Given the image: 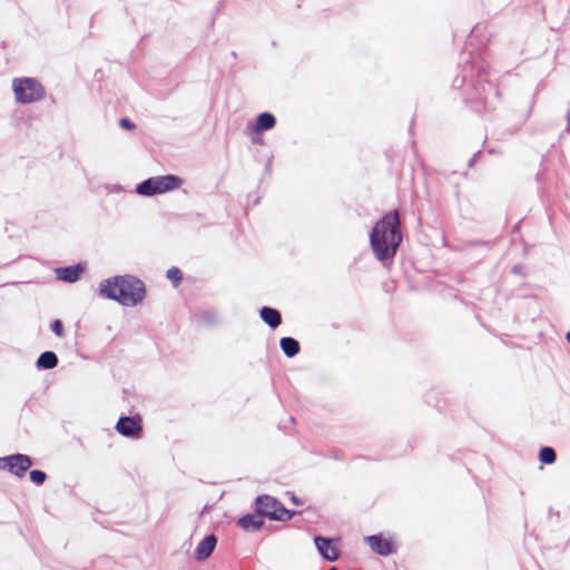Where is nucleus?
I'll return each instance as SVG.
<instances>
[{"mask_svg":"<svg viewBox=\"0 0 570 570\" xmlns=\"http://www.w3.org/2000/svg\"><path fill=\"white\" fill-rule=\"evenodd\" d=\"M567 131H570V109L567 111Z\"/></svg>","mask_w":570,"mask_h":570,"instance_id":"obj_26","label":"nucleus"},{"mask_svg":"<svg viewBox=\"0 0 570 570\" xmlns=\"http://www.w3.org/2000/svg\"><path fill=\"white\" fill-rule=\"evenodd\" d=\"M461 72L452 81L455 89H464L465 102H480L487 88V69L480 58L460 65Z\"/></svg>","mask_w":570,"mask_h":570,"instance_id":"obj_3","label":"nucleus"},{"mask_svg":"<svg viewBox=\"0 0 570 570\" xmlns=\"http://www.w3.org/2000/svg\"><path fill=\"white\" fill-rule=\"evenodd\" d=\"M217 544V538L215 534L206 535L196 547L194 558L197 561H204L208 559L214 552Z\"/></svg>","mask_w":570,"mask_h":570,"instance_id":"obj_12","label":"nucleus"},{"mask_svg":"<svg viewBox=\"0 0 570 570\" xmlns=\"http://www.w3.org/2000/svg\"><path fill=\"white\" fill-rule=\"evenodd\" d=\"M479 154H480V151L475 153V154L473 155V157L469 160L468 166H469L470 168L474 166L475 159H476V157H478V155H479Z\"/></svg>","mask_w":570,"mask_h":570,"instance_id":"obj_24","label":"nucleus"},{"mask_svg":"<svg viewBox=\"0 0 570 570\" xmlns=\"http://www.w3.org/2000/svg\"><path fill=\"white\" fill-rule=\"evenodd\" d=\"M58 363L59 358L55 352L45 351L38 356L36 367L38 370H52L58 365Z\"/></svg>","mask_w":570,"mask_h":570,"instance_id":"obj_16","label":"nucleus"},{"mask_svg":"<svg viewBox=\"0 0 570 570\" xmlns=\"http://www.w3.org/2000/svg\"><path fill=\"white\" fill-rule=\"evenodd\" d=\"M314 542L323 559L330 562H334L338 559L340 554L332 539L316 535Z\"/></svg>","mask_w":570,"mask_h":570,"instance_id":"obj_10","label":"nucleus"},{"mask_svg":"<svg viewBox=\"0 0 570 570\" xmlns=\"http://www.w3.org/2000/svg\"><path fill=\"white\" fill-rule=\"evenodd\" d=\"M12 90L18 104L27 105L45 98L46 90L39 80L31 77L14 78Z\"/></svg>","mask_w":570,"mask_h":570,"instance_id":"obj_5","label":"nucleus"},{"mask_svg":"<svg viewBox=\"0 0 570 570\" xmlns=\"http://www.w3.org/2000/svg\"><path fill=\"white\" fill-rule=\"evenodd\" d=\"M275 125L276 117L269 111H264L257 116L255 124L250 127V131L257 134L267 131L273 129Z\"/></svg>","mask_w":570,"mask_h":570,"instance_id":"obj_14","label":"nucleus"},{"mask_svg":"<svg viewBox=\"0 0 570 570\" xmlns=\"http://www.w3.org/2000/svg\"><path fill=\"white\" fill-rule=\"evenodd\" d=\"M116 431L129 439L138 440L142 435V421L140 415H121L115 426Z\"/></svg>","mask_w":570,"mask_h":570,"instance_id":"obj_8","label":"nucleus"},{"mask_svg":"<svg viewBox=\"0 0 570 570\" xmlns=\"http://www.w3.org/2000/svg\"><path fill=\"white\" fill-rule=\"evenodd\" d=\"M512 272L514 274H520L521 273V266H519V265L513 266Z\"/></svg>","mask_w":570,"mask_h":570,"instance_id":"obj_27","label":"nucleus"},{"mask_svg":"<svg viewBox=\"0 0 570 570\" xmlns=\"http://www.w3.org/2000/svg\"><path fill=\"white\" fill-rule=\"evenodd\" d=\"M255 512L263 519L275 521H288L296 514V511L286 509L279 500L268 494L255 499Z\"/></svg>","mask_w":570,"mask_h":570,"instance_id":"obj_6","label":"nucleus"},{"mask_svg":"<svg viewBox=\"0 0 570 570\" xmlns=\"http://www.w3.org/2000/svg\"><path fill=\"white\" fill-rule=\"evenodd\" d=\"M291 501L296 505L301 504V500L295 494L291 495Z\"/></svg>","mask_w":570,"mask_h":570,"instance_id":"obj_25","label":"nucleus"},{"mask_svg":"<svg viewBox=\"0 0 570 570\" xmlns=\"http://www.w3.org/2000/svg\"><path fill=\"white\" fill-rule=\"evenodd\" d=\"M30 481L37 485H41L47 480V474L42 470H31L29 473Z\"/></svg>","mask_w":570,"mask_h":570,"instance_id":"obj_21","label":"nucleus"},{"mask_svg":"<svg viewBox=\"0 0 570 570\" xmlns=\"http://www.w3.org/2000/svg\"><path fill=\"white\" fill-rule=\"evenodd\" d=\"M259 317L273 330L277 328L282 324V315L279 311L271 306L261 307Z\"/></svg>","mask_w":570,"mask_h":570,"instance_id":"obj_15","label":"nucleus"},{"mask_svg":"<svg viewBox=\"0 0 570 570\" xmlns=\"http://www.w3.org/2000/svg\"><path fill=\"white\" fill-rule=\"evenodd\" d=\"M50 330L53 332V334L58 337L65 336V326L61 320H53L50 323Z\"/></svg>","mask_w":570,"mask_h":570,"instance_id":"obj_22","label":"nucleus"},{"mask_svg":"<svg viewBox=\"0 0 570 570\" xmlns=\"http://www.w3.org/2000/svg\"><path fill=\"white\" fill-rule=\"evenodd\" d=\"M119 125L126 130H132L135 128V124L127 117L121 118Z\"/></svg>","mask_w":570,"mask_h":570,"instance_id":"obj_23","label":"nucleus"},{"mask_svg":"<svg viewBox=\"0 0 570 570\" xmlns=\"http://www.w3.org/2000/svg\"><path fill=\"white\" fill-rule=\"evenodd\" d=\"M279 346L283 353L287 357H294L299 353L301 345L299 342L291 336L282 337L279 341Z\"/></svg>","mask_w":570,"mask_h":570,"instance_id":"obj_17","label":"nucleus"},{"mask_svg":"<svg viewBox=\"0 0 570 570\" xmlns=\"http://www.w3.org/2000/svg\"><path fill=\"white\" fill-rule=\"evenodd\" d=\"M469 57H471L470 62H471L473 59H476V57H472V53H469ZM478 58H479V56H478ZM480 59L483 61V59H482L481 57H480ZM468 61H469V59H468ZM465 62H466V60H465L463 63H465Z\"/></svg>","mask_w":570,"mask_h":570,"instance_id":"obj_29","label":"nucleus"},{"mask_svg":"<svg viewBox=\"0 0 570 570\" xmlns=\"http://www.w3.org/2000/svg\"><path fill=\"white\" fill-rule=\"evenodd\" d=\"M166 277L173 283L174 287H177L183 281V273L178 267L173 266L166 272Z\"/></svg>","mask_w":570,"mask_h":570,"instance_id":"obj_19","label":"nucleus"},{"mask_svg":"<svg viewBox=\"0 0 570 570\" xmlns=\"http://www.w3.org/2000/svg\"><path fill=\"white\" fill-rule=\"evenodd\" d=\"M539 460L542 464H553L557 460V452L551 446H542L539 451Z\"/></svg>","mask_w":570,"mask_h":570,"instance_id":"obj_18","label":"nucleus"},{"mask_svg":"<svg viewBox=\"0 0 570 570\" xmlns=\"http://www.w3.org/2000/svg\"><path fill=\"white\" fill-rule=\"evenodd\" d=\"M85 272V266L80 263L75 265H68L62 267H57L55 269V274L57 279L72 284L76 283L82 273Z\"/></svg>","mask_w":570,"mask_h":570,"instance_id":"obj_11","label":"nucleus"},{"mask_svg":"<svg viewBox=\"0 0 570 570\" xmlns=\"http://www.w3.org/2000/svg\"><path fill=\"white\" fill-rule=\"evenodd\" d=\"M32 464V459L22 453H14L0 458V470L8 471L18 478H23Z\"/></svg>","mask_w":570,"mask_h":570,"instance_id":"obj_7","label":"nucleus"},{"mask_svg":"<svg viewBox=\"0 0 570 570\" xmlns=\"http://www.w3.org/2000/svg\"><path fill=\"white\" fill-rule=\"evenodd\" d=\"M101 296L118 302L122 306L134 307L146 297V286L134 275H117L99 284Z\"/></svg>","mask_w":570,"mask_h":570,"instance_id":"obj_2","label":"nucleus"},{"mask_svg":"<svg viewBox=\"0 0 570 570\" xmlns=\"http://www.w3.org/2000/svg\"><path fill=\"white\" fill-rule=\"evenodd\" d=\"M200 317L202 321L207 325H216L219 321V315L215 311H204Z\"/></svg>","mask_w":570,"mask_h":570,"instance_id":"obj_20","label":"nucleus"},{"mask_svg":"<svg viewBox=\"0 0 570 570\" xmlns=\"http://www.w3.org/2000/svg\"><path fill=\"white\" fill-rule=\"evenodd\" d=\"M365 541L371 550L379 556L387 557L396 552L393 540L385 538L381 533L367 535L365 537Z\"/></svg>","mask_w":570,"mask_h":570,"instance_id":"obj_9","label":"nucleus"},{"mask_svg":"<svg viewBox=\"0 0 570 570\" xmlns=\"http://www.w3.org/2000/svg\"><path fill=\"white\" fill-rule=\"evenodd\" d=\"M402 243L401 219L396 209L385 213L370 232V245L375 258L391 261Z\"/></svg>","mask_w":570,"mask_h":570,"instance_id":"obj_1","label":"nucleus"},{"mask_svg":"<svg viewBox=\"0 0 570 570\" xmlns=\"http://www.w3.org/2000/svg\"><path fill=\"white\" fill-rule=\"evenodd\" d=\"M271 166H272V159H268L266 165H265V171H269L271 170Z\"/></svg>","mask_w":570,"mask_h":570,"instance_id":"obj_28","label":"nucleus"},{"mask_svg":"<svg viewBox=\"0 0 570 570\" xmlns=\"http://www.w3.org/2000/svg\"><path fill=\"white\" fill-rule=\"evenodd\" d=\"M237 524L246 532H256L264 525V519L255 513H246L240 517Z\"/></svg>","mask_w":570,"mask_h":570,"instance_id":"obj_13","label":"nucleus"},{"mask_svg":"<svg viewBox=\"0 0 570 570\" xmlns=\"http://www.w3.org/2000/svg\"><path fill=\"white\" fill-rule=\"evenodd\" d=\"M566 340H567V342L570 344V332H568V333L566 334Z\"/></svg>","mask_w":570,"mask_h":570,"instance_id":"obj_30","label":"nucleus"},{"mask_svg":"<svg viewBox=\"0 0 570 570\" xmlns=\"http://www.w3.org/2000/svg\"><path fill=\"white\" fill-rule=\"evenodd\" d=\"M183 185L179 176L167 174L149 177L136 185L135 191L144 197H153L178 189Z\"/></svg>","mask_w":570,"mask_h":570,"instance_id":"obj_4","label":"nucleus"}]
</instances>
